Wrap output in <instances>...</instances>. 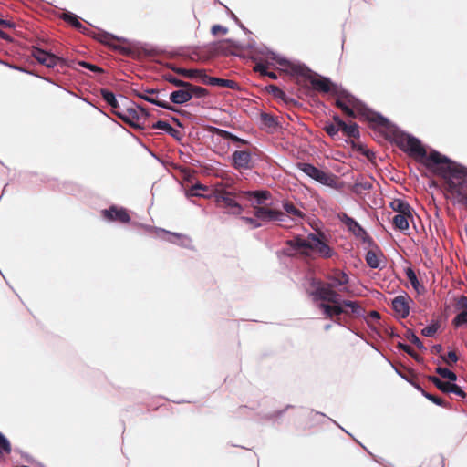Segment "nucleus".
<instances>
[{
  "label": "nucleus",
  "mask_w": 467,
  "mask_h": 467,
  "mask_svg": "<svg viewBox=\"0 0 467 467\" xmlns=\"http://www.w3.org/2000/svg\"><path fill=\"white\" fill-rule=\"evenodd\" d=\"M269 88L270 90L272 91L273 95L276 98H279L281 99L282 100H284L285 103H288L290 101H292L293 99H289L287 97H286V94L285 93V91H283L281 88H279L278 87L275 86V85H270L269 86Z\"/></svg>",
  "instance_id": "41"
},
{
  "label": "nucleus",
  "mask_w": 467,
  "mask_h": 467,
  "mask_svg": "<svg viewBox=\"0 0 467 467\" xmlns=\"http://www.w3.org/2000/svg\"><path fill=\"white\" fill-rule=\"evenodd\" d=\"M313 288L310 295L314 300H320L321 303H338L339 294L334 290L332 284L317 281L313 283Z\"/></svg>",
  "instance_id": "7"
},
{
  "label": "nucleus",
  "mask_w": 467,
  "mask_h": 467,
  "mask_svg": "<svg viewBox=\"0 0 467 467\" xmlns=\"http://www.w3.org/2000/svg\"><path fill=\"white\" fill-rule=\"evenodd\" d=\"M297 168L306 175L317 181V182L331 188H337L338 178L337 175L330 172H326L306 162L297 163Z\"/></svg>",
  "instance_id": "5"
},
{
  "label": "nucleus",
  "mask_w": 467,
  "mask_h": 467,
  "mask_svg": "<svg viewBox=\"0 0 467 467\" xmlns=\"http://www.w3.org/2000/svg\"><path fill=\"white\" fill-rule=\"evenodd\" d=\"M202 82L207 85L219 86L223 88H228L231 89L238 88V83L234 80L210 77L205 73L203 74Z\"/></svg>",
  "instance_id": "18"
},
{
  "label": "nucleus",
  "mask_w": 467,
  "mask_h": 467,
  "mask_svg": "<svg viewBox=\"0 0 467 467\" xmlns=\"http://www.w3.org/2000/svg\"><path fill=\"white\" fill-rule=\"evenodd\" d=\"M89 36L108 46L119 54L129 57L140 55L154 56L157 54L155 48L143 45L140 42L131 41L128 38L119 37L108 31H87Z\"/></svg>",
  "instance_id": "3"
},
{
  "label": "nucleus",
  "mask_w": 467,
  "mask_h": 467,
  "mask_svg": "<svg viewBox=\"0 0 467 467\" xmlns=\"http://www.w3.org/2000/svg\"><path fill=\"white\" fill-rule=\"evenodd\" d=\"M113 113L125 123L129 124L133 128H140L141 117L146 118L148 113L142 107H139L138 109H128L126 110H114Z\"/></svg>",
  "instance_id": "8"
},
{
  "label": "nucleus",
  "mask_w": 467,
  "mask_h": 467,
  "mask_svg": "<svg viewBox=\"0 0 467 467\" xmlns=\"http://www.w3.org/2000/svg\"><path fill=\"white\" fill-rule=\"evenodd\" d=\"M456 307L458 309L467 310V296H461L456 301Z\"/></svg>",
  "instance_id": "55"
},
{
  "label": "nucleus",
  "mask_w": 467,
  "mask_h": 467,
  "mask_svg": "<svg viewBox=\"0 0 467 467\" xmlns=\"http://www.w3.org/2000/svg\"><path fill=\"white\" fill-rule=\"evenodd\" d=\"M254 215L256 219L263 222H282L285 213L281 211L270 209L266 206H259L253 204Z\"/></svg>",
  "instance_id": "9"
},
{
  "label": "nucleus",
  "mask_w": 467,
  "mask_h": 467,
  "mask_svg": "<svg viewBox=\"0 0 467 467\" xmlns=\"http://www.w3.org/2000/svg\"><path fill=\"white\" fill-rule=\"evenodd\" d=\"M211 29H216V30H219V29H226V28H225V27H223V26H221V25L216 24V25H213V26L211 27Z\"/></svg>",
  "instance_id": "62"
},
{
  "label": "nucleus",
  "mask_w": 467,
  "mask_h": 467,
  "mask_svg": "<svg viewBox=\"0 0 467 467\" xmlns=\"http://www.w3.org/2000/svg\"><path fill=\"white\" fill-rule=\"evenodd\" d=\"M407 337L411 343L416 345L418 348H420V349L424 348L422 342L413 332H409V335Z\"/></svg>",
  "instance_id": "51"
},
{
  "label": "nucleus",
  "mask_w": 467,
  "mask_h": 467,
  "mask_svg": "<svg viewBox=\"0 0 467 467\" xmlns=\"http://www.w3.org/2000/svg\"><path fill=\"white\" fill-rule=\"evenodd\" d=\"M324 130L330 137L334 138L335 136H337L338 134V131L341 130V127H339L334 123H328V124H326V126L324 127Z\"/></svg>",
  "instance_id": "45"
},
{
  "label": "nucleus",
  "mask_w": 467,
  "mask_h": 467,
  "mask_svg": "<svg viewBox=\"0 0 467 467\" xmlns=\"http://www.w3.org/2000/svg\"><path fill=\"white\" fill-rule=\"evenodd\" d=\"M406 276L410 282L413 288L417 291H419V287L420 286V282L417 278V275L415 272L411 268H407L406 270Z\"/></svg>",
  "instance_id": "39"
},
{
  "label": "nucleus",
  "mask_w": 467,
  "mask_h": 467,
  "mask_svg": "<svg viewBox=\"0 0 467 467\" xmlns=\"http://www.w3.org/2000/svg\"><path fill=\"white\" fill-rule=\"evenodd\" d=\"M159 93H160V91L155 88L146 89L144 92H139V91L134 90L135 96H137L140 99H143L144 100H146L150 103L155 104V105H157L161 108H163L165 109H168V110L177 111L175 107L171 106L169 102L164 101V100H160L158 99Z\"/></svg>",
  "instance_id": "12"
},
{
  "label": "nucleus",
  "mask_w": 467,
  "mask_h": 467,
  "mask_svg": "<svg viewBox=\"0 0 467 467\" xmlns=\"http://www.w3.org/2000/svg\"><path fill=\"white\" fill-rule=\"evenodd\" d=\"M453 381L445 382L443 383V387L441 388V391L443 393H452L456 396H459L461 398H465L466 393L456 384L452 383Z\"/></svg>",
  "instance_id": "26"
},
{
  "label": "nucleus",
  "mask_w": 467,
  "mask_h": 467,
  "mask_svg": "<svg viewBox=\"0 0 467 467\" xmlns=\"http://www.w3.org/2000/svg\"><path fill=\"white\" fill-rule=\"evenodd\" d=\"M0 37L6 40H11L6 31H0Z\"/></svg>",
  "instance_id": "60"
},
{
  "label": "nucleus",
  "mask_w": 467,
  "mask_h": 467,
  "mask_svg": "<svg viewBox=\"0 0 467 467\" xmlns=\"http://www.w3.org/2000/svg\"><path fill=\"white\" fill-rule=\"evenodd\" d=\"M165 79L169 82V83H171L173 84L175 87H179V88H186L187 86H189V82H186V81H183V80H181L177 78H175L174 76H172L171 74H167L165 75Z\"/></svg>",
  "instance_id": "43"
},
{
  "label": "nucleus",
  "mask_w": 467,
  "mask_h": 467,
  "mask_svg": "<svg viewBox=\"0 0 467 467\" xmlns=\"http://www.w3.org/2000/svg\"><path fill=\"white\" fill-rule=\"evenodd\" d=\"M214 201L219 208L226 210L227 213L239 215L243 207L236 201V195L225 190H217L214 192Z\"/></svg>",
  "instance_id": "6"
},
{
  "label": "nucleus",
  "mask_w": 467,
  "mask_h": 467,
  "mask_svg": "<svg viewBox=\"0 0 467 467\" xmlns=\"http://www.w3.org/2000/svg\"><path fill=\"white\" fill-rule=\"evenodd\" d=\"M318 308L323 311L326 318H329L338 325H341V318L339 316L342 314L349 313L348 309L343 308V306L339 300L338 303L332 305L328 303H320L318 305Z\"/></svg>",
  "instance_id": "10"
},
{
  "label": "nucleus",
  "mask_w": 467,
  "mask_h": 467,
  "mask_svg": "<svg viewBox=\"0 0 467 467\" xmlns=\"http://www.w3.org/2000/svg\"><path fill=\"white\" fill-rule=\"evenodd\" d=\"M267 68H268L267 64L260 62V63L255 64V66L254 67V71L258 72L263 76H265L266 72H267Z\"/></svg>",
  "instance_id": "54"
},
{
  "label": "nucleus",
  "mask_w": 467,
  "mask_h": 467,
  "mask_svg": "<svg viewBox=\"0 0 467 467\" xmlns=\"http://www.w3.org/2000/svg\"><path fill=\"white\" fill-rule=\"evenodd\" d=\"M78 64L82 67L88 68V69H89V70H91L92 72H95V73H103L104 72V70L101 67H98L96 65L90 64L88 62H86V61H81Z\"/></svg>",
  "instance_id": "50"
},
{
  "label": "nucleus",
  "mask_w": 467,
  "mask_h": 467,
  "mask_svg": "<svg viewBox=\"0 0 467 467\" xmlns=\"http://www.w3.org/2000/svg\"><path fill=\"white\" fill-rule=\"evenodd\" d=\"M372 188V183L369 181H363L356 182L352 190L357 194H362L368 192Z\"/></svg>",
  "instance_id": "30"
},
{
  "label": "nucleus",
  "mask_w": 467,
  "mask_h": 467,
  "mask_svg": "<svg viewBox=\"0 0 467 467\" xmlns=\"http://www.w3.org/2000/svg\"><path fill=\"white\" fill-rule=\"evenodd\" d=\"M464 324H467V310L459 313L452 320V325L457 327Z\"/></svg>",
  "instance_id": "44"
},
{
  "label": "nucleus",
  "mask_w": 467,
  "mask_h": 467,
  "mask_svg": "<svg viewBox=\"0 0 467 467\" xmlns=\"http://www.w3.org/2000/svg\"><path fill=\"white\" fill-rule=\"evenodd\" d=\"M286 244L293 250L298 251L302 255H308L309 251L321 258H331L336 252L326 242L322 233L309 234L306 238L296 235L287 240Z\"/></svg>",
  "instance_id": "4"
},
{
  "label": "nucleus",
  "mask_w": 467,
  "mask_h": 467,
  "mask_svg": "<svg viewBox=\"0 0 467 467\" xmlns=\"http://www.w3.org/2000/svg\"><path fill=\"white\" fill-rule=\"evenodd\" d=\"M401 349H403L410 356L413 357L415 359H418V355L414 352V350L408 345L400 344L399 345Z\"/></svg>",
  "instance_id": "57"
},
{
  "label": "nucleus",
  "mask_w": 467,
  "mask_h": 467,
  "mask_svg": "<svg viewBox=\"0 0 467 467\" xmlns=\"http://www.w3.org/2000/svg\"><path fill=\"white\" fill-rule=\"evenodd\" d=\"M172 120L175 121L178 125H180V122H179L178 119L172 118Z\"/></svg>",
  "instance_id": "63"
},
{
  "label": "nucleus",
  "mask_w": 467,
  "mask_h": 467,
  "mask_svg": "<svg viewBox=\"0 0 467 467\" xmlns=\"http://www.w3.org/2000/svg\"><path fill=\"white\" fill-rule=\"evenodd\" d=\"M174 71L185 78H194L196 76H201L203 78L204 72L202 70L198 69H185V68H176Z\"/></svg>",
  "instance_id": "33"
},
{
  "label": "nucleus",
  "mask_w": 467,
  "mask_h": 467,
  "mask_svg": "<svg viewBox=\"0 0 467 467\" xmlns=\"http://www.w3.org/2000/svg\"><path fill=\"white\" fill-rule=\"evenodd\" d=\"M241 220L245 223L246 224H248L251 228L253 229H256V228H259L262 226V223H260L258 222V219H254V218H251V217H246V216H243L241 217Z\"/></svg>",
  "instance_id": "47"
},
{
  "label": "nucleus",
  "mask_w": 467,
  "mask_h": 467,
  "mask_svg": "<svg viewBox=\"0 0 467 467\" xmlns=\"http://www.w3.org/2000/svg\"><path fill=\"white\" fill-rule=\"evenodd\" d=\"M436 373L439 374L441 378L447 379L450 381H455L457 379L456 374L446 368L438 367L436 368Z\"/></svg>",
  "instance_id": "37"
},
{
  "label": "nucleus",
  "mask_w": 467,
  "mask_h": 467,
  "mask_svg": "<svg viewBox=\"0 0 467 467\" xmlns=\"http://www.w3.org/2000/svg\"><path fill=\"white\" fill-rule=\"evenodd\" d=\"M161 232L170 234L177 239V241L169 240L171 243H176L182 245H186L192 242V239L189 235L183 234H178V233H172L164 229H161Z\"/></svg>",
  "instance_id": "29"
},
{
  "label": "nucleus",
  "mask_w": 467,
  "mask_h": 467,
  "mask_svg": "<svg viewBox=\"0 0 467 467\" xmlns=\"http://www.w3.org/2000/svg\"><path fill=\"white\" fill-rule=\"evenodd\" d=\"M440 328L439 322H434L431 324L430 326H427L421 330V334L425 337H433L438 329Z\"/></svg>",
  "instance_id": "42"
},
{
  "label": "nucleus",
  "mask_w": 467,
  "mask_h": 467,
  "mask_svg": "<svg viewBox=\"0 0 467 467\" xmlns=\"http://www.w3.org/2000/svg\"><path fill=\"white\" fill-rule=\"evenodd\" d=\"M265 76H268L272 79H276L277 78V75L275 72H269L268 70H267Z\"/></svg>",
  "instance_id": "61"
},
{
  "label": "nucleus",
  "mask_w": 467,
  "mask_h": 467,
  "mask_svg": "<svg viewBox=\"0 0 467 467\" xmlns=\"http://www.w3.org/2000/svg\"><path fill=\"white\" fill-rule=\"evenodd\" d=\"M0 26H5L10 29L16 28V25L12 19H8L4 17L3 16H0Z\"/></svg>",
  "instance_id": "52"
},
{
  "label": "nucleus",
  "mask_w": 467,
  "mask_h": 467,
  "mask_svg": "<svg viewBox=\"0 0 467 467\" xmlns=\"http://www.w3.org/2000/svg\"><path fill=\"white\" fill-rule=\"evenodd\" d=\"M233 165L237 170L252 168V155L249 150H236L232 155Z\"/></svg>",
  "instance_id": "14"
},
{
  "label": "nucleus",
  "mask_w": 467,
  "mask_h": 467,
  "mask_svg": "<svg viewBox=\"0 0 467 467\" xmlns=\"http://www.w3.org/2000/svg\"><path fill=\"white\" fill-rule=\"evenodd\" d=\"M335 96H337L335 105L347 116L354 119L359 116L360 119L368 120L375 127L389 126L388 119L368 109L362 101L347 90L338 88Z\"/></svg>",
  "instance_id": "2"
},
{
  "label": "nucleus",
  "mask_w": 467,
  "mask_h": 467,
  "mask_svg": "<svg viewBox=\"0 0 467 467\" xmlns=\"http://www.w3.org/2000/svg\"><path fill=\"white\" fill-rule=\"evenodd\" d=\"M390 207L393 211L399 213L410 214L412 212L410 205L400 199H395L390 202Z\"/></svg>",
  "instance_id": "24"
},
{
  "label": "nucleus",
  "mask_w": 467,
  "mask_h": 467,
  "mask_svg": "<svg viewBox=\"0 0 467 467\" xmlns=\"http://www.w3.org/2000/svg\"><path fill=\"white\" fill-rule=\"evenodd\" d=\"M12 451L10 441L0 432V458L9 454Z\"/></svg>",
  "instance_id": "35"
},
{
  "label": "nucleus",
  "mask_w": 467,
  "mask_h": 467,
  "mask_svg": "<svg viewBox=\"0 0 467 467\" xmlns=\"http://www.w3.org/2000/svg\"><path fill=\"white\" fill-rule=\"evenodd\" d=\"M392 307L396 315L401 318H405L410 312L407 296H398L392 300Z\"/></svg>",
  "instance_id": "17"
},
{
  "label": "nucleus",
  "mask_w": 467,
  "mask_h": 467,
  "mask_svg": "<svg viewBox=\"0 0 467 467\" xmlns=\"http://www.w3.org/2000/svg\"><path fill=\"white\" fill-rule=\"evenodd\" d=\"M429 380L435 385L436 388H438L440 390L443 387L444 381H442L440 378L436 376H430Z\"/></svg>",
  "instance_id": "56"
},
{
  "label": "nucleus",
  "mask_w": 467,
  "mask_h": 467,
  "mask_svg": "<svg viewBox=\"0 0 467 467\" xmlns=\"http://www.w3.org/2000/svg\"><path fill=\"white\" fill-rule=\"evenodd\" d=\"M424 397H426L429 400L432 401L436 405H439L441 407L447 408L448 402H446L444 400H442L440 397H437L435 395L430 394L426 392L425 390H421Z\"/></svg>",
  "instance_id": "40"
},
{
  "label": "nucleus",
  "mask_w": 467,
  "mask_h": 467,
  "mask_svg": "<svg viewBox=\"0 0 467 467\" xmlns=\"http://www.w3.org/2000/svg\"><path fill=\"white\" fill-rule=\"evenodd\" d=\"M209 130L213 133V134H215V135H218L220 136L221 138L224 139V140H230L234 142H238V143H241V144H247L248 141L244 140V139H241L237 136H235L234 134L227 131V130H222V129H219V128H216V127H210L209 128Z\"/></svg>",
  "instance_id": "20"
},
{
  "label": "nucleus",
  "mask_w": 467,
  "mask_h": 467,
  "mask_svg": "<svg viewBox=\"0 0 467 467\" xmlns=\"http://www.w3.org/2000/svg\"><path fill=\"white\" fill-rule=\"evenodd\" d=\"M32 56L42 65L47 67H54L59 61V58L48 52L44 51L42 48L34 47Z\"/></svg>",
  "instance_id": "16"
},
{
  "label": "nucleus",
  "mask_w": 467,
  "mask_h": 467,
  "mask_svg": "<svg viewBox=\"0 0 467 467\" xmlns=\"http://www.w3.org/2000/svg\"><path fill=\"white\" fill-rule=\"evenodd\" d=\"M192 99L188 88H182L179 90L173 91L170 95V100L174 104H183Z\"/></svg>",
  "instance_id": "19"
},
{
  "label": "nucleus",
  "mask_w": 467,
  "mask_h": 467,
  "mask_svg": "<svg viewBox=\"0 0 467 467\" xmlns=\"http://www.w3.org/2000/svg\"><path fill=\"white\" fill-rule=\"evenodd\" d=\"M231 44H232V47L234 48V51H232V53H235V51H244L247 48H250L252 47V46L250 44H244V43H241V42H234V41H229Z\"/></svg>",
  "instance_id": "49"
},
{
  "label": "nucleus",
  "mask_w": 467,
  "mask_h": 467,
  "mask_svg": "<svg viewBox=\"0 0 467 467\" xmlns=\"http://www.w3.org/2000/svg\"><path fill=\"white\" fill-rule=\"evenodd\" d=\"M332 280L337 285H344L348 283V276L347 274L341 271H336L334 273V275L332 276Z\"/></svg>",
  "instance_id": "38"
},
{
  "label": "nucleus",
  "mask_w": 467,
  "mask_h": 467,
  "mask_svg": "<svg viewBox=\"0 0 467 467\" xmlns=\"http://www.w3.org/2000/svg\"><path fill=\"white\" fill-rule=\"evenodd\" d=\"M186 88H189L190 94L192 95V99L193 97L203 98L208 95V90L204 88L194 86L191 83H189V86H187Z\"/></svg>",
  "instance_id": "32"
},
{
  "label": "nucleus",
  "mask_w": 467,
  "mask_h": 467,
  "mask_svg": "<svg viewBox=\"0 0 467 467\" xmlns=\"http://www.w3.org/2000/svg\"><path fill=\"white\" fill-rule=\"evenodd\" d=\"M341 305L343 308L349 311L348 314H346L348 317H361L364 313V309L360 304L356 301L343 300L341 301Z\"/></svg>",
  "instance_id": "21"
},
{
  "label": "nucleus",
  "mask_w": 467,
  "mask_h": 467,
  "mask_svg": "<svg viewBox=\"0 0 467 467\" xmlns=\"http://www.w3.org/2000/svg\"><path fill=\"white\" fill-rule=\"evenodd\" d=\"M261 119H262L263 123L269 128L275 127L276 125V121H275V118L270 114L262 113Z\"/></svg>",
  "instance_id": "46"
},
{
  "label": "nucleus",
  "mask_w": 467,
  "mask_h": 467,
  "mask_svg": "<svg viewBox=\"0 0 467 467\" xmlns=\"http://www.w3.org/2000/svg\"><path fill=\"white\" fill-rule=\"evenodd\" d=\"M339 219L348 227V231H350L356 237L363 240H366L367 238L370 239L363 227L353 218L349 217L346 213H342L339 215Z\"/></svg>",
  "instance_id": "15"
},
{
  "label": "nucleus",
  "mask_w": 467,
  "mask_h": 467,
  "mask_svg": "<svg viewBox=\"0 0 467 467\" xmlns=\"http://www.w3.org/2000/svg\"><path fill=\"white\" fill-rule=\"evenodd\" d=\"M61 17L66 21L67 22V24L71 26H74V27H77V28H80L81 27V24L80 22L78 21V17L72 14V13H64Z\"/></svg>",
  "instance_id": "36"
},
{
  "label": "nucleus",
  "mask_w": 467,
  "mask_h": 467,
  "mask_svg": "<svg viewBox=\"0 0 467 467\" xmlns=\"http://www.w3.org/2000/svg\"><path fill=\"white\" fill-rule=\"evenodd\" d=\"M333 120L335 121L334 124L339 126V127H342V123L341 122H344L337 115L334 116L333 117Z\"/></svg>",
  "instance_id": "58"
},
{
  "label": "nucleus",
  "mask_w": 467,
  "mask_h": 467,
  "mask_svg": "<svg viewBox=\"0 0 467 467\" xmlns=\"http://www.w3.org/2000/svg\"><path fill=\"white\" fill-rule=\"evenodd\" d=\"M102 217L109 222H119L121 223H128L130 221V216L128 211L122 207L115 205L110 206L109 209L101 211Z\"/></svg>",
  "instance_id": "11"
},
{
  "label": "nucleus",
  "mask_w": 467,
  "mask_h": 467,
  "mask_svg": "<svg viewBox=\"0 0 467 467\" xmlns=\"http://www.w3.org/2000/svg\"><path fill=\"white\" fill-rule=\"evenodd\" d=\"M412 217V212L410 214L398 213L393 217L392 223L396 229L404 232L409 229V220Z\"/></svg>",
  "instance_id": "22"
},
{
  "label": "nucleus",
  "mask_w": 467,
  "mask_h": 467,
  "mask_svg": "<svg viewBox=\"0 0 467 467\" xmlns=\"http://www.w3.org/2000/svg\"><path fill=\"white\" fill-rule=\"evenodd\" d=\"M152 128L157 130H162L171 136H175V134L178 133V130H176L167 121L164 120L157 121L152 125Z\"/></svg>",
  "instance_id": "31"
},
{
  "label": "nucleus",
  "mask_w": 467,
  "mask_h": 467,
  "mask_svg": "<svg viewBox=\"0 0 467 467\" xmlns=\"http://www.w3.org/2000/svg\"><path fill=\"white\" fill-rule=\"evenodd\" d=\"M382 255L383 254L379 247L370 249L366 254V262L371 268H378L380 265L379 257Z\"/></svg>",
  "instance_id": "23"
},
{
  "label": "nucleus",
  "mask_w": 467,
  "mask_h": 467,
  "mask_svg": "<svg viewBox=\"0 0 467 467\" xmlns=\"http://www.w3.org/2000/svg\"><path fill=\"white\" fill-rule=\"evenodd\" d=\"M342 127L341 130L344 135L348 138L357 139L359 137L358 126L357 123L347 124L345 122H341Z\"/></svg>",
  "instance_id": "27"
},
{
  "label": "nucleus",
  "mask_w": 467,
  "mask_h": 467,
  "mask_svg": "<svg viewBox=\"0 0 467 467\" xmlns=\"http://www.w3.org/2000/svg\"><path fill=\"white\" fill-rule=\"evenodd\" d=\"M308 79L312 88L319 92L323 93H331L333 95L336 94V91L338 89V86L333 84L329 78L323 77H315L312 75L308 76Z\"/></svg>",
  "instance_id": "13"
},
{
  "label": "nucleus",
  "mask_w": 467,
  "mask_h": 467,
  "mask_svg": "<svg viewBox=\"0 0 467 467\" xmlns=\"http://www.w3.org/2000/svg\"><path fill=\"white\" fill-rule=\"evenodd\" d=\"M441 358L449 366H451L452 364L456 363L458 360V357L454 351H450L446 356H441Z\"/></svg>",
  "instance_id": "48"
},
{
  "label": "nucleus",
  "mask_w": 467,
  "mask_h": 467,
  "mask_svg": "<svg viewBox=\"0 0 467 467\" xmlns=\"http://www.w3.org/2000/svg\"><path fill=\"white\" fill-rule=\"evenodd\" d=\"M100 94L103 98V99L112 108V112L114 110H119V102L114 95L113 92L108 90V89H101Z\"/></svg>",
  "instance_id": "28"
},
{
  "label": "nucleus",
  "mask_w": 467,
  "mask_h": 467,
  "mask_svg": "<svg viewBox=\"0 0 467 467\" xmlns=\"http://www.w3.org/2000/svg\"><path fill=\"white\" fill-rule=\"evenodd\" d=\"M379 318L380 315L378 311H370L368 316L367 323L372 327L374 326L373 322H378Z\"/></svg>",
  "instance_id": "53"
},
{
  "label": "nucleus",
  "mask_w": 467,
  "mask_h": 467,
  "mask_svg": "<svg viewBox=\"0 0 467 467\" xmlns=\"http://www.w3.org/2000/svg\"><path fill=\"white\" fill-rule=\"evenodd\" d=\"M442 350V347L441 345H435L432 347V352L433 353H440Z\"/></svg>",
  "instance_id": "59"
},
{
  "label": "nucleus",
  "mask_w": 467,
  "mask_h": 467,
  "mask_svg": "<svg viewBox=\"0 0 467 467\" xmlns=\"http://www.w3.org/2000/svg\"><path fill=\"white\" fill-rule=\"evenodd\" d=\"M383 128L390 133L389 139L401 150L414 158L425 159V166L443 179L446 197L467 209V170L464 167L436 150L427 155L426 150L418 139L398 130L389 121V126Z\"/></svg>",
  "instance_id": "1"
},
{
  "label": "nucleus",
  "mask_w": 467,
  "mask_h": 467,
  "mask_svg": "<svg viewBox=\"0 0 467 467\" xmlns=\"http://www.w3.org/2000/svg\"><path fill=\"white\" fill-rule=\"evenodd\" d=\"M284 210L290 215L296 218H304L305 214L302 211L297 209L292 202H285L284 204Z\"/></svg>",
  "instance_id": "34"
},
{
  "label": "nucleus",
  "mask_w": 467,
  "mask_h": 467,
  "mask_svg": "<svg viewBox=\"0 0 467 467\" xmlns=\"http://www.w3.org/2000/svg\"><path fill=\"white\" fill-rule=\"evenodd\" d=\"M241 194H244L248 198H254L256 200V205L259 206H263L262 204L264 202L270 197V192L268 191L242 192Z\"/></svg>",
  "instance_id": "25"
},
{
  "label": "nucleus",
  "mask_w": 467,
  "mask_h": 467,
  "mask_svg": "<svg viewBox=\"0 0 467 467\" xmlns=\"http://www.w3.org/2000/svg\"><path fill=\"white\" fill-rule=\"evenodd\" d=\"M286 254H287L288 255H293V253H291V252H289V251H287V252H286Z\"/></svg>",
  "instance_id": "64"
}]
</instances>
